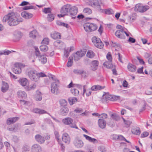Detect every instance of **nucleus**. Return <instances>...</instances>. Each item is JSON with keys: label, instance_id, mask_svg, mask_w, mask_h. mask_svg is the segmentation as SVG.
Returning <instances> with one entry per match:
<instances>
[{"label": "nucleus", "instance_id": "obj_1", "mask_svg": "<svg viewBox=\"0 0 152 152\" xmlns=\"http://www.w3.org/2000/svg\"><path fill=\"white\" fill-rule=\"evenodd\" d=\"M3 23L7 21L8 24L10 26H14L18 25L19 22L21 21L20 16L17 13L12 12L4 16L2 20Z\"/></svg>", "mask_w": 152, "mask_h": 152}, {"label": "nucleus", "instance_id": "obj_2", "mask_svg": "<svg viewBox=\"0 0 152 152\" xmlns=\"http://www.w3.org/2000/svg\"><path fill=\"white\" fill-rule=\"evenodd\" d=\"M27 75L31 80L35 82L38 81L40 77L46 76L44 73L42 72L37 73V72L34 69L29 71L28 72Z\"/></svg>", "mask_w": 152, "mask_h": 152}, {"label": "nucleus", "instance_id": "obj_3", "mask_svg": "<svg viewBox=\"0 0 152 152\" xmlns=\"http://www.w3.org/2000/svg\"><path fill=\"white\" fill-rule=\"evenodd\" d=\"M84 28L86 32H90L96 30L97 26L94 23H86L84 24Z\"/></svg>", "mask_w": 152, "mask_h": 152}, {"label": "nucleus", "instance_id": "obj_4", "mask_svg": "<svg viewBox=\"0 0 152 152\" xmlns=\"http://www.w3.org/2000/svg\"><path fill=\"white\" fill-rule=\"evenodd\" d=\"M62 122L65 124L68 125L71 128L78 129L76 125L73 123V119L70 117H67L63 119Z\"/></svg>", "mask_w": 152, "mask_h": 152}, {"label": "nucleus", "instance_id": "obj_5", "mask_svg": "<svg viewBox=\"0 0 152 152\" xmlns=\"http://www.w3.org/2000/svg\"><path fill=\"white\" fill-rule=\"evenodd\" d=\"M92 41L94 45L97 48L100 49L103 48L104 45L99 38L94 37L92 38Z\"/></svg>", "mask_w": 152, "mask_h": 152}, {"label": "nucleus", "instance_id": "obj_6", "mask_svg": "<svg viewBox=\"0 0 152 152\" xmlns=\"http://www.w3.org/2000/svg\"><path fill=\"white\" fill-rule=\"evenodd\" d=\"M59 82L58 80H55V82L52 83L51 85V92L52 93L57 94L59 92L57 86V83Z\"/></svg>", "mask_w": 152, "mask_h": 152}, {"label": "nucleus", "instance_id": "obj_7", "mask_svg": "<svg viewBox=\"0 0 152 152\" xmlns=\"http://www.w3.org/2000/svg\"><path fill=\"white\" fill-rule=\"evenodd\" d=\"M89 5L96 8L98 10H101V6L98 0H89Z\"/></svg>", "mask_w": 152, "mask_h": 152}, {"label": "nucleus", "instance_id": "obj_8", "mask_svg": "<svg viewBox=\"0 0 152 152\" xmlns=\"http://www.w3.org/2000/svg\"><path fill=\"white\" fill-rule=\"evenodd\" d=\"M73 144L75 146L78 148H81L84 145L83 141L77 137L75 138L73 141Z\"/></svg>", "mask_w": 152, "mask_h": 152}, {"label": "nucleus", "instance_id": "obj_9", "mask_svg": "<svg viewBox=\"0 0 152 152\" xmlns=\"http://www.w3.org/2000/svg\"><path fill=\"white\" fill-rule=\"evenodd\" d=\"M70 5L67 4L61 8L60 12L61 14L68 15V12L70 9Z\"/></svg>", "mask_w": 152, "mask_h": 152}, {"label": "nucleus", "instance_id": "obj_10", "mask_svg": "<svg viewBox=\"0 0 152 152\" xmlns=\"http://www.w3.org/2000/svg\"><path fill=\"white\" fill-rule=\"evenodd\" d=\"M20 64L18 63H15L13 69V72L16 74H19L21 72Z\"/></svg>", "mask_w": 152, "mask_h": 152}, {"label": "nucleus", "instance_id": "obj_11", "mask_svg": "<svg viewBox=\"0 0 152 152\" xmlns=\"http://www.w3.org/2000/svg\"><path fill=\"white\" fill-rule=\"evenodd\" d=\"M77 12V8L76 7L73 6L71 7H70L69 12H68V15H71L72 17H74Z\"/></svg>", "mask_w": 152, "mask_h": 152}, {"label": "nucleus", "instance_id": "obj_12", "mask_svg": "<svg viewBox=\"0 0 152 152\" xmlns=\"http://www.w3.org/2000/svg\"><path fill=\"white\" fill-rule=\"evenodd\" d=\"M35 139L38 142L41 144L44 143L45 141L44 137L39 134H36L35 136Z\"/></svg>", "mask_w": 152, "mask_h": 152}, {"label": "nucleus", "instance_id": "obj_13", "mask_svg": "<svg viewBox=\"0 0 152 152\" xmlns=\"http://www.w3.org/2000/svg\"><path fill=\"white\" fill-rule=\"evenodd\" d=\"M62 139L63 141L67 144H69L70 142V138L69 135L66 133L63 134Z\"/></svg>", "mask_w": 152, "mask_h": 152}, {"label": "nucleus", "instance_id": "obj_14", "mask_svg": "<svg viewBox=\"0 0 152 152\" xmlns=\"http://www.w3.org/2000/svg\"><path fill=\"white\" fill-rule=\"evenodd\" d=\"M124 31L118 30L115 32V34L118 38L124 39L125 38V34H124Z\"/></svg>", "mask_w": 152, "mask_h": 152}, {"label": "nucleus", "instance_id": "obj_15", "mask_svg": "<svg viewBox=\"0 0 152 152\" xmlns=\"http://www.w3.org/2000/svg\"><path fill=\"white\" fill-rule=\"evenodd\" d=\"M69 112V109L66 107H61L60 110V114L63 116L66 115Z\"/></svg>", "mask_w": 152, "mask_h": 152}, {"label": "nucleus", "instance_id": "obj_16", "mask_svg": "<svg viewBox=\"0 0 152 152\" xmlns=\"http://www.w3.org/2000/svg\"><path fill=\"white\" fill-rule=\"evenodd\" d=\"M21 16L23 18L28 19L31 18L33 16L32 14L26 11H24L21 13Z\"/></svg>", "mask_w": 152, "mask_h": 152}, {"label": "nucleus", "instance_id": "obj_17", "mask_svg": "<svg viewBox=\"0 0 152 152\" xmlns=\"http://www.w3.org/2000/svg\"><path fill=\"white\" fill-rule=\"evenodd\" d=\"M31 150L33 152H37L41 150V148L39 145L35 144L32 146Z\"/></svg>", "mask_w": 152, "mask_h": 152}, {"label": "nucleus", "instance_id": "obj_18", "mask_svg": "<svg viewBox=\"0 0 152 152\" xmlns=\"http://www.w3.org/2000/svg\"><path fill=\"white\" fill-rule=\"evenodd\" d=\"M50 36L52 38L54 39H60L61 35L59 33L54 31L51 33Z\"/></svg>", "mask_w": 152, "mask_h": 152}, {"label": "nucleus", "instance_id": "obj_19", "mask_svg": "<svg viewBox=\"0 0 152 152\" xmlns=\"http://www.w3.org/2000/svg\"><path fill=\"white\" fill-rule=\"evenodd\" d=\"M98 64L99 62L97 61L94 60L92 61L91 65V69L93 71L96 70L98 67Z\"/></svg>", "mask_w": 152, "mask_h": 152}, {"label": "nucleus", "instance_id": "obj_20", "mask_svg": "<svg viewBox=\"0 0 152 152\" xmlns=\"http://www.w3.org/2000/svg\"><path fill=\"white\" fill-rule=\"evenodd\" d=\"M98 123L99 126L101 129H104L105 127L106 123L103 119H99Z\"/></svg>", "mask_w": 152, "mask_h": 152}, {"label": "nucleus", "instance_id": "obj_21", "mask_svg": "<svg viewBox=\"0 0 152 152\" xmlns=\"http://www.w3.org/2000/svg\"><path fill=\"white\" fill-rule=\"evenodd\" d=\"M18 118L17 117L9 118L7 120V123L8 125H10L15 123L18 119Z\"/></svg>", "mask_w": 152, "mask_h": 152}, {"label": "nucleus", "instance_id": "obj_22", "mask_svg": "<svg viewBox=\"0 0 152 152\" xmlns=\"http://www.w3.org/2000/svg\"><path fill=\"white\" fill-rule=\"evenodd\" d=\"M83 136L89 142H92L94 143H97L98 142L97 140L94 138H92L86 134H83Z\"/></svg>", "mask_w": 152, "mask_h": 152}, {"label": "nucleus", "instance_id": "obj_23", "mask_svg": "<svg viewBox=\"0 0 152 152\" xmlns=\"http://www.w3.org/2000/svg\"><path fill=\"white\" fill-rule=\"evenodd\" d=\"M18 82L19 83L23 86H27L28 84V82L27 79L25 78H23L20 79Z\"/></svg>", "mask_w": 152, "mask_h": 152}, {"label": "nucleus", "instance_id": "obj_24", "mask_svg": "<svg viewBox=\"0 0 152 152\" xmlns=\"http://www.w3.org/2000/svg\"><path fill=\"white\" fill-rule=\"evenodd\" d=\"M17 94L18 97L23 99H25L27 97L26 93L22 91H18L17 93Z\"/></svg>", "mask_w": 152, "mask_h": 152}, {"label": "nucleus", "instance_id": "obj_25", "mask_svg": "<svg viewBox=\"0 0 152 152\" xmlns=\"http://www.w3.org/2000/svg\"><path fill=\"white\" fill-rule=\"evenodd\" d=\"M9 88V85L6 82H2V86L1 88V91L3 92H6Z\"/></svg>", "mask_w": 152, "mask_h": 152}, {"label": "nucleus", "instance_id": "obj_26", "mask_svg": "<svg viewBox=\"0 0 152 152\" xmlns=\"http://www.w3.org/2000/svg\"><path fill=\"white\" fill-rule=\"evenodd\" d=\"M127 68L128 70L131 72H135L136 69V66L130 63L128 64Z\"/></svg>", "mask_w": 152, "mask_h": 152}, {"label": "nucleus", "instance_id": "obj_27", "mask_svg": "<svg viewBox=\"0 0 152 152\" xmlns=\"http://www.w3.org/2000/svg\"><path fill=\"white\" fill-rule=\"evenodd\" d=\"M39 60L42 64H45L47 61L46 57L44 55H40L38 56Z\"/></svg>", "mask_w": 152, "mask_h": 152}, {"label": "nucleus", "instance_id": "obj_28", "mask_svg": "<svg viewBox=\"0 0 152 152\" xmlns=\"http://www.w3.org/2000/svg\"><path fill=\"white\" fill-rule=\"evenodd\" d=\"M37 34L38 33L37 31L35 30H34L30 32L29 36L30 37L32 38H35Z\"/></svg>", "mask_w": 152, "mask_h": 152}, {"label": "nucleus", "instance_id": "obj_29", "mask_svg": "<svg viewBox=\"0 0 152 152\" xmlns=\"http://www.w3.org/2000/svg\"><path fill=\"white\" fill-rule=\"evenodd\" d=\"M32 111L35 113H38L39 114H42L46 113V112L43 110H41L40 109L36 108L34 109Z\"/></svg>", "mask_w": 152, "mask_h": 152}, {"label": "nucleus", "instance_id": "obj_30", "mask_svg": "<svg viewBox=\"0 0 152 152\" xmlns=\"http://www.w3.org/2000/svg\"><path fill=\"white\" fill-rule=\"evenodd\" d=\"M83 13L86 15H88L91 14V10L89 8H86L83 10Z\"/></svg>", "mask_w": 152, "mask_h": 152}, {"label": "nucleus", "instance_id": "obj_31", "mask_svg": "<svg viewBox=\"0 0 152 152\" xmlns=\"http://www.w3.org/2000/svg\"><path fill=\"white\" fill-rule=\"evenodd\" d=\"M71 92L74 95L77 96L79 94V91L75 88L72 87L71 90Z\"/></svg>", "mask_w": 152, "mask_h": 152}, {"label": "nucleus", "instance_id": "obj_32", "mask_svg": "<svg viewBox=\"0 0 152 152\" xmlns=\"http://www.w3.org/2000/svg\"><path fill=\"white\" fill-rule=\"evenodd\" d=\"M142 4H137L135 7L134 10L136 12H141Z\"/></svg>", "mask_w": 152, "mask_h": 152}, {"label": "nucleus", "instance_id": "obj_33", "mask_svg": "<svg viewBox=\"0 0 152 152\" xmlns=\"http://www.w3.org/2000/svg\"><path fill=\"white\" fill-rule=\"evenodd\" d=\"M111 62H105L103 64L104 66H106V67L108 69H111L113 67V65L112 64Z\"/></svg>", "mask_w": 152, "mask_h": 152}, {"label": "nucleus", "instance_id": "obj_34", "mask_svg": "<svg viewBox=\"0 0 152 152\" xmlns=\"http://www.w3.org/2000/svg\"><path fill=\"white\" fill-rule=\"evenodd\" d=\"M103 97V98H105L107 101L110 100L112 101L113 99L112 95L108 94H106L105 95H104Z\"/></svg>", "mask_w": 152, "mask_h": 152}, {"label": "nucleus", "instance_id": "obj_35", "mask_svg": "<svg viewBox=\"0 0 152 152\" xmlns=\"http://www.w3.org/2000/svg\"><path fill=\"white\" fill-rule=\"evenodd\" d=\"M69 101L71 105H72L77 101V99L76 97L70 98L69 99Z\"/></svg>", "mask_w": 152, "mask_h": 152}, {"label": "nucleus", "instance_id": "obj_36", "mask_svg": "<svg viewBox=\"0 0 152 152\" xmlns=\"http://www.w3.org/2000/svg\"><path fill=\"white\" fill-rule=\"evenodd\" d=\"M103 12H105L107 14H112L114 13V11L112 9L108 8L107 9L103 10Z\"/></svg>", "mask_w": 152, "mask_h": 152}, {"label": "nucleus", "instance_id": "obj_37", "mask_svg": "<svg viewBox=\"0 0 152 152\" xmlns=\"http://www.w3.org/2000/svg\"><path fill=\"white\" fill-rule=\"evenodd\" d=\"M122 119L123 120L125 124V125L126 126V127H129L130 124H132V121L129 120H126L123 117H122Z\"/></svg>", "mask_w": 152, "mask_h": 152}, {"label": "nucleus", "instance_id": "obj_38", "mask_svg": "<svg viewBox=\"0 0 152 152\" xmlns=\"http://www.w3.org/2000/svg\"><path fill=\"white\" fill-rule=\"evenodd\" d=\"M86 56L90 58H92L94 56L95 54L92 51L88 50Z\"/></svg>", "mask_w": 152, "mask_h": 152}, {"label": "nucleus", "instance_id": "obj_39", "mask_svg": "<svg viewBox=\"0 0 152 152\" xmlns=\"http://www.w3.org/2000/svg\"><path fill=\"white\" fill-rule=\"evenodd\" d=\"M40 49L41 51L45 52L48 50V47L46 45H43L40 47Z\"/></svg>", "mask_w": 152, "mask_h": 152}, {"label": "nucleus", "instance_id": "obj_40", "mask_svg": "<svg viewBox=\"0 0 152 152\" xmlns=\"http://www.w3.org/2000/svg\"><path fill=\"white\" fill-rule=\"evenodd\" d=\"M61 107H66L67 104V102L65 99H61L59 101Z\"/></svg>", "mask_w": 152, "mask_h": 152}, {"label": "nucleus", "instance_id": "obj_41", "mask_svg": "<svg viewBox=\"0 0 152 152\" xmlns=\"http://www.w3.org/2000/svg\"><path fill=\"white\" fill-rule=\"evenodd\" d=\"M76 53L78 56L80 58L85 55L86 53V52L85 51H83L82 50L80 51H78Z\"/></svg>", "mask_w": 152, "mask_h": 152}, {"label": "nucleus", "instance_id": "obj_42", "mask_svg": "<svg viewBox=\"0 0 152 152\" xmlns=\"http://www.w3.org/2000/svg\"><path fill=\"white\" fill-rule=\"evenodd\" d=\"M56 24L60 26H63L66 28H67L68 24L66 23L62 22L60 21H56Z\"/></svg>", "mask_w": 152, "mask_h": 152}, {"label": "nucleus", "instance_id": "obj_43", "mask_svg": "<svg viewBox=\"0 0 152 152\" xmlns=\"http://www.w3.org/2000/svg\"><path fill=\"white\" fill-rule=\"evenodd\" d=\"M37 8L36 7L33 6H26L24 7L23 9L24 10H26L29 9H34L35 10Z\"/></svg>", "mask_w": 152, "mask_h": 152}, {"label": "nucleus", "instance_id": "obj_44", "mask_svg": "<svg viewBox=\"0 0 152 152\" xmlns=\"http://www.w3.org/2000/svg\"><path fill=\"white\" fill-rule=\"evenodd\" d=\"M47 18L49 21H51L54 19V16L53 14L50 13L48 14Z\"/></svg>", "mask_w": 152, "mask_h": 152}, {"label": "nucleus", "instance_id": "obj_45", "mask_svg": "<svg viewBox=\"0 0 152 152\" xmlns=\"http://www.w3.org/2000/svg\"><path fill=\"white\" fill-rule=\"evenodd\" d=\"M73 59V57H72L71 58V57H69V60L68 61L67 65L68 67H69L71 66L72 65L73 63L72 60Z\"/></svg>", "mask_w": 152, "mask_h": 152}, {"label": "nucleus", "instance_id": "obj_46", "mask_svg": "<svg viewBox=\"0 0 152 152\" xmlns=\"http://www.w3.org/2000/svg\"><path fill=\"white\" fill-rule=\"evenodd\" d=\"M149 8V7L148 6H143L142 5V6L141 7V10L142 11H141V12H143L146 11H147L148 9Z\"/></svg>", "mask_w": 152, "mask_h": 152}, {"label": "nucleus", "instance_id": "obj_47", "mask_svg": "<svg viewBox=\"0 0 152 152\" xmlns=\"http://www.w3.org/2000/svg\"><path fill=\"white\" fill-rule=\"evenodd\" d=\"M73 72L76 74H83L84 72V71H81L80 70L76 69H74L73 70Z\"/></svg>", "mask_w": 152, "mask_h": 152}, {"label": "nucleus", "instance_id": "obj_48", "mask_svg": "<svg viewBox=\"0 0 152 152\" xmlns=\"http://www.w3.org/2000/svg\"><path fill=\"white\" fill-rule=\"evenodd\" d=\"M49 42V39L48 38H45L42 40V43L48 45Z\"/></svg>", "mask_w": 152, "mask_h": 152}, {"label": "nucleus", "instance_id": "obj_49", "mask_svg": "<svg viewBox=\"0 0 152 152\" xmlns=\"http://www.w3.org/2000/svg\"><path fill=\"white\" fill-rule=\"evenodd\" d=\"M64 44L61 41L58 40L55 42L54 43V45L60 47L61 45Z\"/></svg>", "mask_w": 152, "mask_h": 152}, {"label": "nucleus", "instance_id": "obj_50", "mask_svg": "<svg viewBox=\"0 0 152 152\" xmlns=\"http://www.w3.org/2000/svg\"><path fill=\"white\" fill-rule=\"evenodd\" d=\"M11 51L8 50H5L3 52H0V55H8L11 53Z\"/></svg>", "mask_w": 152, "mask_h": 152}, {"label": "nucleus", "instance_id": "obj_51", "mask_svg": "<svg viewBox=\"0 0 152 152\" xmlns=\"http://www.w3.org/2000/svg\"><path fill=\"white\" fill-rule=\"evenodd\" d=\"M43 11L45 13L47 14L51 12V9L49 7L45 8Z\"/></svg>", "mask_w": 152, "mask_h": 152}, {"label": "nucleus", "instance_id": "obj_52", "mask_svg": "<svg viewBox=\"0 0 152 152\" xmlns=\"http://www.w3.org/2000/svg\"><path fill=\"white\" fill-rule=\"evenodd\" d=\"M72 56L74 57V60L76 61H78L80 58L76 53L73 54Z\"/></svg>", "mask_w": 152, "mask_h": 152}, {"label": "nucleus", "instance_id": "obj_53", "mask_svg": "<svg viewBox=\"0 0 152 152\" xmlns=\"http://www.w3.org/2000/svg\"><path fill=\"white\" fill-rule=\"evenodd\" d=\"M132 132L135 134H139L140 133V129L138 128L137 129H133Z\"/></svg>", "mask_w": 152, "mask_h": 152}, {"label": "nucleus", "instance_id": "obj_54", "mask_svg": "<svg viewBox=\"0 0 152 152\" xmlns=\"http://www.w3.org/2000/svg\"><path fill=\"white\" fill-rule=\"evenodd\" d=\"M70 52L69 51L68 49H65L64 50V55L66 58L68 57L69 54Z\"/></svg>", "mask_w": 152, "mask_h": 152}, {"label": "nucleus", "instance_id": "obj_55", "mask_svg": "<svg viewBox=\"0 0 152 152\" xmlns=\"http://www.w3.org/2000/svg\"><path fill=\"white\" fill-rule=\"evenodd\" d=\"M116 27L117 28L119 29V30H121L123 31H124L125 29H126L124 27H123L119 25H118Z\"/></svg>", "mask_w": 152, "mask_h": 152}, {"label": "nucleus", "instance_id": "obj_56", "mask_svg": "<svg viewBox=\"0 0 152 152\" xmlns=\"http://www.w3.org/2000/svg\"><path fill=\"white\" fill-rule=\"evenodd\" d=\"M106 57L107 59L108 60L109 62L112 61V56L111 55L109 52L108 53Z\"/></svg>", "mask_w": 152, "mask_h": 152}, {"label": "nucleus", "instance_id": "obj_57", "mask_svg": "<svg viewBox=\"0 0 152 152\" xmlns=\"http://www.w3.org/2000/svg\"><path fill=\"white\" fill-rule=\"evenodd\" d=\"M84 18V15L82 14H81L78 15L77 17L75 16V17H72V18H76L77 19H82L83 18Z\"/></svg>", "mask_w": 152, "mask_h": 152}, {"label": "nucleus", "instance_id": "obj_58", "mask_svg": "<svg viewBox=\"0 0 152 152\" xmlns=\"http://www.w3.org/2000/svg\"><path fill=\"white\" fill-rule=\"evenodd\" d=\"M42 99V96L41 95H38L35 97V99L37 101H40Z\"/></svg>", "mask_w": 152, "mask_h": 152}, {"label": "nucleus", "instance_id": "obj_59", "mask_svg": "<svg viewBox=\"0 0 152 152\" xmlns=\"http://www.w3.org/2000/svg\"><path fill=\"white\" fill-rule=\"evenodd\" d=\"M12 140L14 142L16 143L18 142L19 140L17 136H13Z\"/></svg>", "mask_w": 152, "mask_h": 152}, {"label": "nucleus", "instance_id": "obj_60", "mask_svg": "<svg viewBox=\"0 0 152 152\" xmlns=\"http://www.w3.org/2000/svg\"><path fill=\"white\" fill-rule=\"evenodd\" d=\"M111 117L113 119L115 120H117L119 118L118 116L117 115L114 114H112L111 115Z\"/></svg>", "mask_w": 152, "mask_h": 152}, {"label": "nucleus", "instance_id": "obj_61", "mask_svg": "<svg viewBox=\"0 0 152 152\" xmlns=\"http://www.w3.org/2000/svg\"><path fill=\"white\" fill-rule=\"evenodd\" d=\"M111 45L113 47H120V44L118 43H117L116 42H112Z\"/></svg>", "mask_w": 152, "mask_h": 152}, {"label": "nucleus", "instance_id": "obj_62", "mask_svg": "<svg viewBox=\"0 0 152 152\" xmlns=\"http://www.w3.org/2000/svg\"><path fill=\"white\" fill-rule=\"evenodd\" d=\"M74 111L77 113H82L83 111L81 108H77Z\"/></svg>", "mask_w": 152, "mask_h": 152}, {"label": "nucleus", "instance_id": "obj_63", "mask_svg": "<svg viewBox=\"0 0 152 152\" xmlns=\"http://www.w3.org/2000/svg\"><path fill=\"white\" fill-rule=\"evenodd\" d=\"M54 134L56 139L57 141L58 142L59 140V138L58 132L56 131H55Z\"/></svg>", "mask_w": 152, "mask_h": 152}, {"label": "nucleus", "instance_id": "obj_64", "mask_svg": "<svg viewBox=\"0 0 152 152\" xmlns=\"http://www.w3.org/2000/svg\"><path fill=\"white\" fill-rule=\"evenodd\" d=\"M149 135V133L147 132H145L141 134V137H147Z\"/></svg>", "mask_w": 152, "mask_h": 152}]
</instances>
